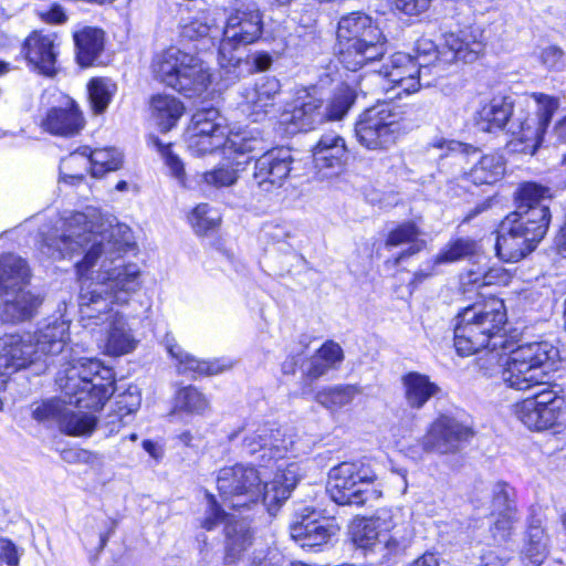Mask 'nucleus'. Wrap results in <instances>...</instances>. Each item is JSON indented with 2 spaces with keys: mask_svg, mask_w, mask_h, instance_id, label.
I'll use <instances>...</instances> for the list:
<instances>
[{
  "mask_svg": "<svg viewBox=\"0 0 566 566\" xmlns=\"http://www.w3.org/2000/svg\"><path fill=\"white\" fill-rule=\"evenodd\" d=\"M427 150L439 151V169L453 179L469 181L475 186L493 185L505 174V159L496 153L482 154L472 145L441 136L432 138Z\"/></svg>",
  "mask_w": 566,
  "mask_h": 566,
  "instance_id": "6",
  "label": "nucleus"
},
{
  "mask_svg": "<svg viewBox=\"0 0 566 566\" xmlns=\"http://www.w3.org/2000/svg\"><path fill=\"white\" fill-rule=\"evenodd\" d=\"M353 543L360 549L378 553L381 558L406 547L412 531L400 510H380L373 518H355L349 527Z\"/></svg>",
  "mask_w": 566,
  "mask_h": 566,
  "instance_id": "10",
  "label": "nucleus"
},
{
  "mask_svg": "<svg viewBox=\"0 0 566 566\" xmlns=\"http://www.w3.org/2000/svg\"><path fill=\"white\" fill-rule=\"evenodd\" d=\"M94 209L55 217L39 230V251L53 261L71 259L84 253L75 264L83 282L78 306L83 319L105 326V353L122 356L133 352L138 340L125 316L114 305L128 304L143 285L140 266L123 261V255L134 245L130 228L123 223L97 226Z\"/></svg>",
  "mask_w": 566,
  "mask_h": 566,
  "instance_id": "1",
  "label": "nucleus"
},
{
  "mask_svg": "<svg viewBox=\"0 0 566 566\" xmlns=\"http://www.w3.org/2000/svg\"><path fill=\"white\" fill-rule=\"evenodd\" d=\"M55 382L62 394L75 395V402L101 410L115 392V373L99 359L80 355L59 369Z\"/></svg>",
  "mask_w": 566,
  "mask_h": 566,
  "instance_id": "7",
  "label": "nucleus"
},
{
  "mask_svg": "<svg viewBox=\"0 0 566 566\" xmlns=\"http://www.w3.org/2000/svg\"><path fill=\"white\" fill-rule=\"evenodd\" d=\"M376 474L363 462H343L328 474L327 492L339 505L361 506L381 496Z\"/></svg>",
  "mask_w": 566,
  "mask_h": 566,
  "instance_id": "14",
  "label": "nucleus"
},
{
  "mask_svg": "<svg viewBox=\"0 0 566 566\" xmlns=\"http://www.w3.org/2000/svg\"><path fill=\"white\" fill-rule=\"evenodd\" d=\"M281 94V83L274 76H263L253 86L244 87L241 93L240 111L253 122L264 119L275 112Z\"/></svg>",
  "mask_w": 566,
  "mask_h": 566,
  "instance_id": "24",
  "label": "nucleus"
},
{
  "mask_svg": "<svg viewBox=\"0 0 566 566\" xmlns=\"http://www.w3.org/2000/svg\"><path fill=\"white\" fill-rule=\"evenodd\" d=\"M206 510L200 518V526L206 531H212L221 523L231 522L232 518L222 510L212 494H206Z\"/></svg>",
  "mask_w": 566,
  "mask_h": 566,
  "instance_id": "49",
  "label": "nucleus"
},
{
  "mask_svg": "<svg viewBox=\"0 0 566 566\" xmlns=\"http://www.w3.org/2000/svg\"><path fill=\"white\" fill-rule=\"evenodd\" d=\"M226 533V558L230 562L238 559L241 554L252 544V532L244 520L228 522Z\"/></svg>",
  "mask_w": 566,
  "mask_h": 566,
  "instance_id": "41",
  "label": "nucleus"
},
{
  "mask_svg": "<svg viewBox=\"0 0 566 566\" xmlns=\"http://www.w3.org/2000/svg\"><path fill=\"white\" fill-rule=\"evenodd\" d=\"M252 60L254 69L259 72L269 70L273 63V57L268 52H255Z\"/></svg>",
  "mask_w": 566,
  "mask_h": 566,
  "instance_id": "61",
  "label": "nucleus"
},
{
  "mask_svg": "<svg viewBox=\"0 0 566 566\" xmlns=\"http://www.w3.org/2000/svg\"><path fill=\"white\" fill-rule=\"evenodd\" d=\"M346 153L343 137L335 133L323 135L313 148V164L317 175L322 178L336 175L346 159Z\"/></svg>",
  "mask_w": 566,
  "mask_h": 566,
  "instance_id": "29",
  "label": "nucleus"
},
{
  "mask_svg": "<svg viewBox=\"0 0 566 566\" xmlns=\"http://www.w3.org/2000/svg\"><path fill=\"white\" fill-rule=\"evenodd\" d=\"M266 472H259L253 467L235 464L222 468L217 476V488L224 501H229L232 507L248 506L260 499L268 506L269 512L282 503L269 505L264 500V479Z\"/></svg>",
  "mask_w": 566,
  "mask_h": 566,
  "instance_id": "15",
  "label": "nucleus"
},
{
  "mask_svg": "<svg viewBox=\"0 0 566 566\" xmlns=\"http://www.w3.org/2000/svg\"><path fill=\"white\" fill-rule=\"evenodd\" d=\"M325 120L323 101L306 88L297 91L293 106L280 114V123L290 126L291 133L315 129Z\"/></svg>",
  "mask_w": 566,
  "mask_h": 566,
  "instance_id": "25",
  "label": "nucleus"
},
{
  "mask_svg": "<svg viewBox=\"0 0 566 566\" xmlns=\"http://www.w3.org/2000/svg\"><path fill=\"white\" fill-rule=\"evenodd\" d=\"M476 251V242L471 239H457L449 242L437 255L436 262L448 264L473 255Z\"/></svg>",
  "mask_w": 566,
  "mask_h": 566,
  "instance_id": "47",
  "label": "nucleus"
},
{
  "mask_svg": "<svg viewBox=\"0 0 566 566\" xmlns=\"http://www.w3.org/2000/svg\"><path fill=\"white\" fill-rule=\"evenodd\" d=\"M415 62H422L421 69L427 72L428 67L438 60V49L436 43L426 38H421L415 45Z\"/></svg>",
  "mask_w": 566,
  "mask_h": 566,
  "instance_id": "53",
  "label": "nucleus"
},
{
  "mask_svg": "<svg viewBox=\"0 0 566 566\" xmlns=\"http://www.w3.org/2000/svg\"><path fill=\"white\" fill-rule=\"evenodd\" d=\"M263 32V17L255 3H243L227 17L220 40L218 62L238 77L243 63L242 49L256 42Z\"/></svg>",
  "mask_w": 566,
  "mask_h": 566,
  "instance_id": "12",
  "label": "nucleus"
},
{
  "mask_svg": "<svg viewBox=\"0 0 566 566\" xmlns=\"http://www.w3.org/2000/svg\"><path fill=\"white\" fill-rule=\"evenodd\" d=\"M541 61L548 70L560 71L565 65L564 52L555 45L547 46L541 52Z\"/></svg>",
  "mask_w": 566,
  "mask_h": 566,
  "instance_id": "55",
  "label": "nucleus"
},
{
  "mask_svg": "<svg viewBox=\"0 0 566 566\" xmlns=\"http://www.w3.org/2000/svg\"><path fill=\"white\" fill-rule=\"evenodd\" d=\"M484 277V270H468L465 273L461 274L460 281L462 286H473L476 289L483 287L482 279Z\"/></svg>",
  "mask_w": 566,
  "mask_h": 566,
  "instance_id": "59",
  "label": "nucleus"
},
{
  "mask_svg": "<svg viewBox=\"0 0 566 566\" xmlns=\"http://www.w3.org/2000/svg\"><path fill=\"white\" fill-rule=\"evenodd\" d=\"M76 60L83 67L92 66L105 48V32L101 28L85 25L73 32Z\"/></svg>",
  "mask_w": 566,
  "mask_h": 566,
  "instance_id": "35",
  "label": "nucleus"
},
{
  "mask_svg": "<svg viewBox=\"0 0 566 566\" xmlns=\"http://www.w3.org/2000/svg\"><path fill=\"white\" fill-rule=\"evenodd\" d=\"M548 553V536L543 520L533 516L528 523L526 543L522 555L527 566H539Z\"/></svg>",
  "mask_w": 566,
  "mask_h": 566,
  "instance_id": "39",
  "label": "nucleus"
},
{
  "mask_svg": "<svg viewBox=\"0 0 566 566\" xmlns=\"http://www.w3.org/2000/svg\"><path fill=\"white\" fill-rule=\"evenodd\" d=\"M479 566H503V560L492 551L481 555Z\"/></svg>",
  "mask_w": 566,
  "mask_h": 566,
  "instance_id": "62",
  "label": "nucleus"
},
{
  "mask_svg": "<svg viewBox=\"0 0 566 566\" xmlns=\"http://www.w3.org/2000/svg\"><path fill=\"white\" fill-rule=\"evenodd\" d=\"M151 114L161 132L175 127L185 113L184 104L171 95H156L150 103Z\"/></svg>",
  "mask_w": 566,
  "mask_h": 566,
  "instance_id": "40",
  "label": "nucleus"
},
{
  "mask_svg": "<svg viewBox=\"0 0 566 566\" xmlns=\"http://www.w3.org/2000/svg\"><path fill=\"white\" fill-rule=\"evenodd\" d=\"M31 271L27 261L15 254L0 256V295L29 285Z\"/></svg>",
  "mask_w": 566,
  "mask_h": 566,
  "instance_id": "36",
  "label": "nucleus"
},
{
  "mask_svg": "<svg viewBox=\"0 0 566 566\" xmlns=\"http://www.w3.org/2000/svg\"><path fill=\"white\" fill-rule=\"evenodd\" d=\"M472 501H484L483 504H490V514H504L506 522L512 517V514L517 513L514 503V489L502 481L489 486L481 485V488H476Z\"/></svg>",
  "mask_w": 566,
  "mask_h": 566,
  "instance_id": "33",
  "label": "nucleus"
},
{
  "mask_svg": "<svg viewBox=\"0 0 566 566\" xmlns=\"http://www.w3.org/2000/svg\"><path fill=\"white\" fill-rule=\"evenodd\" d=\"M117 85L108 77H93L87 83L88 101L94 114H103L112 102Z\"/></svg>",
  "mask_w": 566,
  "mask_h": 566,
  "instance_id": "45",
  "label": "nucleus"
},
{
  "mask_svg": "<svg viewBox=\"0 0 566 566\" xmlns=\"http://www.w3.org/2000/svg\"><path fill=\"white\" fill-rule=\"evenodd\" d=\"M231 155H223L224 160L222 163L197 176V182L202 190H218L237 184L240 166L247 161H240L237 157L231 158Z\"/></svg>",
  "mask_w": 566,
  "mask_h": 566,
  "instance_id": "37",
  "label": "nucleus"
},
{
  "mask_svg": "<svg viewBox=\"0 0 566 566\" xmlns=\"http://www.w3.org/2000/svg\"><path fill=\"white\" fill-rule=\"evenodd\" d=\"M516 210L511 216L548 229L551 223V189L533 181L521 184L515 191Z\"/></svg>",
  "mask_w": 566,
  "mask_h": 566,
  "instance_id": "22",
  "label": "nucleus"
},
{
  "mask_svg": "<svg viewBox=\"0 0 566 566\" xmlns=\"http://www.w3.org/2000/svg\"><path fill=\"white\" fill-rule=\"evenodd\" d=\"M300 361V357L298 356H290L287 357L283 363H282V371L283 374L285 375H293L295 374V370H296V366Z\"/></svg>",
  "mask_w": 566,
  "mask_h": 566,
  "instance_id": "64",
  "label": "nucleus"
},
{
  "mask_svg": "<svg viewBox=\"0 0 566 566\" xmlns=\"http://www.w3.org/2000/svg\"><path fill=\"white\" fill-rule=\"evenodd\" d=\"M188 151L197 157L212 154L219 149L223 155L243 156L262 150V139L251 132L232 133L226 118L216 108L197 111L185 132Z\"/></svg>",
  "mask_w": 566,
  "mask_h": 566,
  "instance_id": "5",
  "label": "nucleus"
},
{
  "mask_svg": "<svg viewBox=\"0 0 566 566\" xmlns=\"http://www.w3.org/2000/svg\"><path fill=\"white\" fill-rule=\"evenodd\" d=\"M546 232L543 226L536 227L509 214L497 231L496 254L504 262H518L536 248Z\"/></svg>",
  "mask_w": 566,
  "mask_h": 566,
  "instance_id": "16",
  "label": "nucleus"
},
{
  "mask_svg": "<svg viewBox=\"0 0 566 566\" xmlns=\"http://www.w3.org/2000/svg\"><path fill=\"white\" fill-rule=\"evenodd\" d=\"M165 347L169 356L175 360V365L180 374H189L193 377L218 375L233 366V361L226 358L199 360L184 350L175 338L169 335L165 338Z\"/></svg>",
  "mask_w": 566,
  "mask_h": 566,
  "instance_id": "27",
  "label": "nucleus"
},
{
  "mask_svg": "<svg viewBox=\"0 0 566 566\" xmlns=\"http://www.w3.org/2000/svg\"><path fill=\"white\" fill-rule=\"evenodd\" d=\"M154 145L161 154L166 166L168 167L172 177H175L181 185L186 181V171L181 159L172 153L169 144H164L158 138H154Z\"/></svg>",
  "mask_w": 566,
  "mask_h": 566,
  "instance_id": "51",
  "label": "nucleus"
},
{
  "mask_svg": "<svg viewBox=\"0 0 566 566\" xmlns=\"http://www.w3.org/2000/svg\"><path fill=\"white\" fill-rule=\"evenodd\" d=\"M443 45L451 52V60L465 63L475 61L484 51L485 41L480 28L469 27L458 32H448Z\"/></svg>",
  "mask_w": 566,
  "mask_h": 566,
  "instance_id": "32",
  "label": "nucleus"
},
{
  "mask_svg": "<svg viewBox=\"0 0 566 566\" xmlns=\"http://www.w3.org/2000/svg\"><path fill=\"white\" fill-rule=\"evenodd\" d=\"M403 397L407 405L415 410L422 409L426 403L441 392L440 386L426 374L409 371L401 377Z\"/></svg>",
  "mask_w": 566,
  "mask_h": 566,
  "instance_id": "34",
  "label": "nucleus"
},
{
  "mask_svg": "<svg viewBox=\"0 0 566 566\" xmlns=\"http://www.w3.org/2000/svg\"><path fill=\"white\" fill-rule=\"evenodd\" d=\"M291 537L303 548H315L326 544L336 533L332 521L319 518L312 507H304L296 515V521L290 527Z\"/></svg>",
  "mask_w": 566,
  "mask_h": 566,
  "instance_id": "26",
  "label": "nucleus"
},
{
  "mask_svg": "<svg viewBox=\"0 0 566 566\" xmlns=\"http://www.w3.org/2000/svg\"><path fill=\"white\" fill-rule=\"evenodd\" d=\"M557 354V349L548 342H534L520 345L510 352L505 361L503 356L499 361L495 375H501L503 382L516 390H527L544 384L547 375L546 365Z\"/></svg>",
  "mask_w": 566,
  "mask_h": 566,
  "instance_id": "13",
  "label": "nucleus"
},
{
  "mask_svg": "<svg viewBox=\"0 0 566 566\" xmlns=\"http://www.w3.org/2000/svg\"><path fill=\"white\" fill-rule=\"evenodd\" d=\"M75 397L63 394V398L43 402L33 410V417L39 421H57L61 430L70 436L90 434L96 427V417L84 411L86 407L76 403Z\"/></svg>",
  "mask_w": 566,
  "mask_h": 566,
  "instance_id": "18",
  "label": "nucleus"
},
{
  "mask_svg": "<svg viewBox=\"0 0 566 566\" xmlns=\"http://www.w3.org/2000/svg\"><path fill=\"white\" fill-rule=\"evenodd\" d=\"M359 394L354 385L324 387L315 395V400L331 411H337L349 405Z\"/></svg>",
  "mask_w": 566,
  "mask_h": 566,
  "instance_id": "43",
  "label": "nucleus"
},
{
  "mask_svg": "<svg viewBox=\"0 0 566 566\" xmlns=\"http://www.w3.org/2000/svg\"><path fill=\"white\" fill-rule=\"evenodd\" d=\"M122 164L123 155L116 148L92 150L85 146L71 153L61 161L60 178L66 184L74 185L83 180L87 169L93 177H102L108 171L119 169Z\"/></svg>",
  "mask_w": 566,
  "mask_h": 566,
  "instance_id": "17",
  "label": "nucleus"
},
{
  "mask_svg": "<svg viewBox=\"0 0 566 566\" xmlns=\"http://www.w3.org/2000/svg\"><path fill=\"white\" fill-rule=\"evenodd\" d=\"M242 450L247 454H260L261 467L271 471L272 479L264 483V500L269 505L286 501L300 480V464L290 461L294 451L291 436L282 433L274 424H251L242 430Z\"/></svg>",
  "mask_w": 566,
  "mask_h": 566,
  "instance_id": "4",
  "label": "nucleus"
},
{
  "mask_svg": "<svg viewBox=\"0 0 566 566\" xmlns=\"http://www.w3.org/2000/svg\"><path fill=\"white\" fill-rule=\"evenodd\" d=\"M293 156L289 148H274L262 154L254 165L253 179L260 190L272 192L281 188L292 170Z\"/></svg>",
  "mask_w": 566,
  "mask_h": 566,
  "instance_id": "23",
  "label": "nucleus"
},
{
  "mask_svg": "<svg viewBox=\"0 0 566 566\" xmlns=\"http://www.w3.org/2000/svg\"><path fill=\"white\" fill-rule=\"evenodd\" d=\"M532 103L536 105V118L515 115L514 101L510 96L495 95L483 99L474 113V126L491 134L506 129L524 145L521 151L534 155L542 144L554 113L559 107V99L544 93H532L525 95L518 105L530 107Z\"/></svg>",
  "mask_w": 566,
  "mask_h": 566,
  "instance_id": "2",
  "label": "nucleus"
},
{
  "mask_svg": "<svg viewBox=\"0 0 566 566\" xmlns=\"http://www.w3.org/2000/svg\"><path fill=\"white\" fill-rule=\"evenodd\" d=\"M440 265L443 264L436 262V256L431 260H428L413 273L411 284L418 285L424 280L437 275L439 273Z\"/></svg>",
  "mask_w": 566,
  "mask_h": 566,
  "instance_id": "58",
  "label": "nucleus"
},
{
  "mask_svg": "<svg viewBox=\"0 0 566 566\" xmlns=\"http://www.w3.org/2000/svg\"><path fill=\"white\" fill-rule=\"evenodd\" d=\"M56 35L33 32L24 43L27 60L41 74L52 76L56 72Z\"/></svg>",
  "mask_w": 566,
  "mask_h": 566,
  "instance_id": "31",
  "label": "nucleus"
},
{
  "mask_svg": "<svg viewBox=\"0 0 566 566\" xmlns=\"http://www.w3.org/2000/svg\"><path fill=\"white\" fill-rule=\"evenodd\" d=\"M154 76L186 97L201 96L211 83L209 66L193 53L170 46L151 61Z\"/></svg>",
  "mask_w": 566,
  "mask_h": 566,
  "instance_id": "9",
  "label": "nucleus"
},
{
  "mask_svg": "<svg viewBox=\"0 0 566 566\" xmlns=\"http://www.w3.org/2000/svg\"><path fill=\"white\" fill-rule=\"evenodd\" d=\"M511 281L510 273L501 266H492L489 270H484V277L482 279V285H507Z\"/></svg>",
  "mask_w": 566,
  "mask_h": 566,
  "instance_id": "56",
  "label": "nucleus"
},
{
  "mask_svg": "<svg viewBox=\"0 0 566 566\" xmlns=\"http://www.w3.org/2000/svg\"><path fill=\"white\" fill-rule=\"evenodd\" d=\"M418 235L419 231L412 222L402 223L389 232L386 240L387 247H398L405 243H410L408 250L401 252L397 258L396 263L420 252L424 248L426 242L423 240H419Z\"/></svg>",
  "mask_w": 566,
  "mask_h": 566,
  "instance_id": "42",
  "label": "nucleus"
},
{
  "mask_svg": "<svg viewBox=\"0 0 566 566\" xmlns=\"http://www.w3.org/2000/svg\"><path fill=\"white\" fill-rule=\"evenodd\" d=\"M43 298L27 287L6 292L0 295V319L8 324H18L32 319Z\"/></svg>",
  "mask_w": 566,
  "mask_h": 566,
  "instance_id": "28",
  "label": "nucleus"
},
{
  "mask_svg": "<svg viewBox=\"0 0 566 566\" xmlns=\"http://www.w3.org/2000/svg\"><path fill=\"white\" fill-rule=\"evenodd\" d=\"M495 517L493 536L499 541H506L510 536L513 524L517 521V513L512 514V517L506 522L504 514L493 515Z\"/></svg>",
  "mask_w": 566,
  "mask_h": 566,
  "instance_id": "57",
  "label": "nucleus"
},
{
  "mask_svg": "<svg viewBox=\"0 0 566 566\" xmlns=\"http://www.w3.org/2000/svg\"><path fill=\"white\" fill-rule=\"evenodd\" d=\"M42 126L53 135L72 136L83 128L84 119L75 102L64 96L57 106L49 109Z\"/></svg>",
  "mask_w": 566,
  "mask_h": 566,
  "instance_id": "30",
  "label": "nucleus"
},
{
  "mask_svg": "<svg viewBox=\"0 0 566 566\" xmlns=\"http://www.w3.org/2000/svg\"><path fill=\"white\" fill-rule=\"evenodd\" d=\"M472 437V430L448 415H440L421 440L423 450L439 454L457 453Z\"/></svg>",
  "mask_w": 566,
  "mask_h": 566,
  "instance_id": "20",
  "label": "nucleus"
},
{
  "mask_svg": "<svg viewBox=\"0 0 566 566\" xmlns=\"http://www.w3.org/2000/svg\"><path fill=\"white\" fill-rule=\"evenodd\" d=\"M338 61L356 72L385 54V38L377 23L367 14L353 12L343 17L337 29Z\"/></svg>",
  "mask_w": 566,
  "mask_h": 566,
  "instance_id": "8",
  "label": "nucleus"
},
{
  "mask_svg": "<svg viewBox=\"0 0 566 566\" xmlns=\"http://www.w3.org/2000/svg\"><path fill=\"white\" fill-rule=\"evenodd\" d=\"M220 29L217 18L210 11L201 12L190 21L181 25L180 35L184 39L195 41L199 39H214L219 35Z\"/></svg>",
  "mask_w": 566,
  "mask_h": 566,
  "instance_id": "44",
  "label": "nucleus"
},
{
  "mask_svg": "<svg viewBox=\"0 0 566 566\" xmlns=\"http://www.w3.org/2000/svg\"><path fill=\"white\" fill-rule=\"evenodd\" d=\"M344 360V352L339 344L327 340L310 358L304 368V375L315 380L328 371L337 369Z\"/></svg>",
  "mask_w": 566,
  "mask_h": 566,
  "instance_id": "38",
  "label": "nucleus"
},
{
  "mask_svg": "<svg viewBox=\"0 0 566 566\" xmlns=\"http://www.w3.org/2000/svg\"><path fill=\"white\" fill-rule=\"evenodd\" d=\"M421 65L422 62H415L412 55L397 52L381 66L376 76L382 77L391 84L388 88L384 86L386 91L400 90L395 96L399 97L401 93L409 95L418 92L423 85L421 81L426 72L421 69ZM429 84V82L424 83V85Z\"/></svg>",
  "mask_w": 566,
  "mask_h": 566,
  "instance_id": "21",
  "label": "nucleus"
},
{
  "mask_svg": "<svg viewBox=\"0 0 566 566\" xmlns=\"http://www.w3.org/2000/svg\"><path fill=\"white\" fill-rule=\"evenodd\" d=\"M177 406L188 412L200 413L207 408V400L195 387H186L177 395Z\"/></svg>",
  "mask_w": 566,
  "mask_h": 566,
  "instance_id": "50",
  "label": "nucleus"
},
{
  "mask_svg": "<svg viewBox=\"0 0 566 566\" xmlns=\"http://www.w3.org/2000/svg\"><path fill=\"white\" fill-rule=\"evenodd\" d=\"M513 412L530 430H547L564 418L565 398L553 390L545 389L515 403Z\"/></svg>",
  "mask_w": 566,
  "mask_h": 566,
  "instance_id": "19",
  "label": "nucleus"
},
{
  "mask_svg": "<svg viewBox=\"0 0 566 566\" xmlns=\"http://www.w3.org/2000/svg\"><path fill=\"white\" fill-rule=\"evenodd\" d=\"M142 402V395L137 386L129 385L128 388L116 398V407L119 420L124 416L136 412Z\"/></svg>",
  "mask_w": 566,
  "mask_h": 566,
  "instance_id": "52",
  "label": "nucleus"
},
{
  "mask_svg": "<svg viewBox=\"0 0 566 566\" xmlns=\"http://www.w3.org/2000/svg\"><path fill=\"white\" fill-rule=\"evenodd\" d=\"M454 348L460 356H471L488 349L480 357L478 365L483 375L493 377L499 369L500 348L504 345V326L506 311L504 302L499 297H488L464 307L454 318Z\"/></svg>",
  "mask_w": 566,
  "mask_h": 566,
  "instance_id": "3",
  "label": "nucleus"
},
{
  "mask_svg": "<svg viewBox=\"0 0 566 566\" xmlns=\"http://www.w3.org/2000/svg\"><path fill=\"white\" fill-rule=\"evenodd\" d=\"M413 128L406 106L378 102L365 109L355 124L358 143L369 150H387Z\"/></svg>",
  "mask_w": 566,
  "mask_h": 566,
  "instance_id": "11",
  "label": "nucleus"
},
{
  "mask_svg": "<svg viewBox=\"0 0 566 566\" xmlns=\"http://www.w3.org/2000/svg\"><path fill=\"white\" fill-rule=\"evenodd\" d=\"M189 220L196 233L205 234L216 229L221 218L219 212L212 209L208 203H200L192 210Z\"/></svg>",
  "mask_w": 566,
  "mask_h": 566,
  "instance_id": "48",
  "label": "nucleus"
},
{
  "mask_svg": "<svg viewBox=\"0 0 566 566\" xmlns=\"http://www.w3.org/2000/svg\"><path fill=\"white\" fill-rule=\"evenodd\" d=\"M356 98L355 92L346 84L338 85L333 93V96L325 112L326 120L342 119L354 104Z\"/></svg>",
  "mask_w": 566,
  "mask_h": 566,
  "instance_id": "46",
  "label": "nucleus"
},
{
  "mask_svg": "<svg viewBox=\"0 0 566 566\" xmlns=\"http://www.w3.org/2000/svg\"><path fill=\"white\" fill-rule=\"evenodd\" d=\"M438 558L432 553H426L416 560H413L409 566H438Z\"/></svg>",
  "mask_w": 566,
  "mask_h": 566,
  "instance_id": "63",
  "label": "nucleus"
},
{
  "mask_svg": "<svg viewBox=\"0 0 566 566\" xmlns=\"http://www.w3.org/2000/svg\"><path fill=\"white\" fill-rule=\"evenodd\" d=\"M433 0H392L395 9L408 17H418L427 12Z\"/></svg>",
  "mask_w": 566,
  "mask_h": 566,
  "instance_id": "54",
  "label": "nucleus"
},
{
  "mask_svg": "<svg viewBox=\"0 0 566 566\" xmlns=\"http://www.w3.org/2000/svg\"><path fill=\"white\" fill-rule=\"evenodd\" d=\"M42 18L48 23L62 24L67 20L66 13L62 6L53 4L46 12L42 13Z\"/></svg>",
  "mask_w": 566,
  "mask_h": 566,
  "instance_id": "60",
  "label": "nucleus"
}]
</instances>
